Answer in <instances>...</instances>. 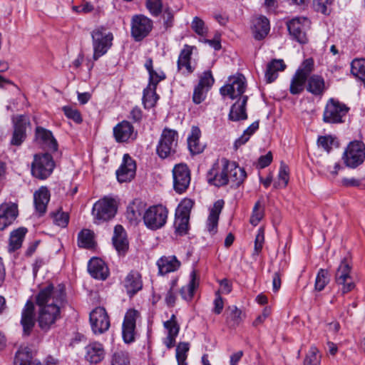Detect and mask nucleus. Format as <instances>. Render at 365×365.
<instances>
[{
    "instance_id": "obj_1",
    "label": "nucleus",
    "mask_w": 365,
    "mask_h": 365,
    "mask_svg": "<svg viewBox=\"0 0 365 365\" xmlns=\"http://www.w3.org/2000/svg\"><path fill=\"white\" fill-rule=\"evenodd\" d=\"M36 303L38 307H45L48 309L55 306L61 311L66 303L65 286L59 284L55 287L50 284L41 289L36 297Z\"/></svg>"
},
{
    "instance_id": "obj_2",
    "label": "nucleus",
    "mask_w": 365,
    "mask_h": 365,
    "mask_svg": "<svg viewBox=\"0 0 365 365\" xmlns=\"http://www.w3.org/2000/svg\"><path fill=\"white\" fill-rule=\"evenodd\" d=\"M178 133L168 128L163 130L156 146V153L161 159H165L177 153Z\"/></svg>"
},
{
    "instance_id": "obj_3",
    "label": "nucleus",
    "mask_w": 365,
    "mask_h": 365,
    "mask_svg": "<svg viewBox=\"0 0 365 365\" xmlns=\"http://www.w3.org/2000/svg\"><path fill=\"white\" fill-rule=\"evenodd\" d=\"M94 61L105 55L113 45V35L104 27H98L91 33Z\"/></svg>"
},
{
    "instance_id": "obj_4",
    "label": "nucleus",
    "mask_w": 365,
    "mask_h": 365,
    "mask_svg": "<svg viewBox=\"0 0 365 365\" xmlns=\"http://www.w3.org/2000/svg\"><path fill=\"white\" fill-rule=\"evenodd\" d=\"M287 29L292 40L299 44L308 43L307 31L310 29L311 21L307 17H296L286 23Z\"/></svg>"
},
{
    "instance_id": "obj_5",
    "label": "nucleus",
    "mask_w": 365,
    "mask_h": 365,
    "mask_svg": "<svg viewBox=\"0 0 365 365\" xmlns=\"http://www.w3.org/2000/svg\"><path fill=\"white\" fill-rule=\"evenodd\" d=\"M117 212L115 200L110 197H104L96 202L92 208L95 223L106 222L113 218Z\"/></svg>"
},
{
    "instance_id": "obj_6",
    "label": "nucleus",
    "mask_w": 365,
    "mask_h": 365,
    "mask_svg": "<svg viewBox=\"0 0 365 365\" xmlns=\"http://www.w3.org/2000/svg\"><path fill=\"white\" fill-rule=\"evenodd\" d=\"M56 166L53 157L48 153L36 154L31 163V174L39 180H46Z\"/></svg>"
},
{
    "instance_id": "obj_7",
    "label": "nucleus",
    "mask_w": 365,
    "mask_h": 365,
    "mask_svg": "<svg viewBox=\"0 0 365 365\" xmlns=\"http://www.w3.org/2000/svg\"><path fill=\"white\" fill-rule=\"evenodd\" d=\"M345 165L350 168H356L361 165L365 160V145L362 141L350 142L342 155Z\"/></svg>"
},
{
    "instance_id": "obj_8",
    "label": "nucleus",
    "mask_w": 365,
    "mask_h": 365,
    "mask_svg": "<svg viewBox=\"0 0 365 365\" xmlns=\"http://www.w3.org/2000/svg\"><path fill=\"white\" fill-rule=\"evenodd\" d=\"M168 214V209L162 205L150 206L144 212V224L151 230L160 229L167 222Z\"/></svg>"
},
{
    "instance_id": "obj_9",
    "label": "nucleus",
    "mask_w": 365,
    "mask_h": 365,
    "mask_svg": "<svg viewBox=\"0 0 365 365\" xmlns=\"http://www.w3.org/2000/svg\"><path fill=\"white\" fill-rule=\"evenodd\" d=\"M349 108L338 100L330 98L324 108L323 121L326 123L336 124L344 122Z\"/></svg>"
},
{
    "instance_id": "obj_10",
    "label": "nucleus",
    "mask_w": 365,
    "mask_h": 365,
    "mask_svg": "<svg viewBox=\"0 0 365 365\" xmlns=\"http://www.w3.org/2000/svg\"><path fill=\"white\" fill-rule=\"evenodd\" d=\"M229 160L222 158L220 162L213 164L207 173V180L210 185L222 187L228 184Z\"/></svg>"
},
{
    "instance_id": "obj_11",
    "label": "nucleus",
    "mask_w": 365,
    "mask_h": 365,
    "mask_svg": "<svg viewBox=\"0 0 365 365\" xmlns=\"http://www.w3.org/2000/svg\"><path fill=\"white\" fill-rule=\"evenodd\" d=\"M351 266L346 258H344L339 265L334 276L336 284L339 287L342 294L352 291L356 285L351 276Z\"/></svg>"
},
{
    "instance_id": "obj_12",
    "label": "nucleus",
    "mask_w": 365,
    "mask_h": 365,
    "mask_svg": "<svg viewBox=\"0 0 365 365\" xmlns=\"http://www.w3.org/2000/svg\"><path fill=\"white\" fill-rule=\"evenodd\" d=\"M13 133L10 140V145L21 146L27 136V130H31V124L29 118L24 115H18L12 117Z\"/></svg>"
},
{
    "instance_id": "obj_13",
    "label": "nucleus",
    "mask_w": 365,
    "mask_h": 365,
    "mask_svg": "<svg viewBox=\"0 0 365 365\" xmlns=\"http://www.w3.org/2000/svg\"><path fill=\"white\" fill-rule=\"evenodd\" d=\"M131 36L135 41H141L147 37L153 27V21L143 14L134 15L130 21Z\"/></svg>"
},
{
    "instance_id": "obj_14",
    "label": "nucleus",
    "mask_w": 365,
    "mask_h": 365,
    "mask_svg": "<svg viewBox=\"0 0 365 365\" xmlns=\"http://www.w3.org/2000/svg\"><path fill=\"white\" fill-rule=\"evenodd\" d=\"M246 86L245 76L242 74H238L229 78L228 83L220 88V92L223 96H227L231 99H235L243 96Z\"/></svg>"
},
{
    "instance_id": "obj_15",
    "label": "nucleus",
    "mask_w": 365,
    "mask_h": 365,
    "mask_svg": "<svg viewBox=\"0 0 365 365\" xmlns=\"http://www.w3.org/2000/svg\"><path fill=\"white\" fill-rule=\"evenodd\" d=\"M89 317L91 329L95 334H101L108 330L110 325V318L105 308H95Z\"/></svg>"
},
{
    "instance_id": "obj_16",
    "label": "nucleus",
    "mask_w": 365,
    "mask_h": 365,
    "mask_svg": "<svg viewBox=\"0 0 365 365\" xmlns=\"http://www.w3.org/2000/svg\"><path fill=\"white\" fill-rule=\"evenodd\" d=\"M215 83V79L210 71H204L200 76L199 82L195 87L192 94V101L200 104L205 101L207 93Z\"/></svg>"
},
{
    "instance_id": "obj_17",
    "label": "nucleus",
    "mask_w": 365,
    "mask_h": 365,
    "mask_svg": "<svg viewBox=\"0 0 365 365\" xmlns=\"http://www.w3.org/2000/svg\"><path fill=\"white\" fill-rule=\"evenodd\" d=\"M175 190L181 194L188 187L190 182V172L186 164L175 165L173 170Z\"/></svg>"
},
{
    "instance_id": "obj_18",
    "label": "nucleus",
    "mask_w": 365,
    "mask_h": 365,
    "mask_svg": "<svg viewBox=\"0 0 365 365\" xmlns=\"http://www.w3.org/2000/svg\"><path fill=\"white\" fill-rule=\"evenodd\" d=\"M61 318V311L55 306L46 307H38L37 322L43 331H48L56 322Z\"/></svg>"
},
{
    "instance_id": "obj_19",
    "label": "nucleus",
    "mask_w": 365,
    "mask_h": 365,
    "mask_svg": "<svg viewBox=\"0 0 365 365\" xmlns=\"http://www.w3.org/2000/svg\"><path fill=\"white\" fill-rule=\"evenodd\" d=\"M140 317L139 312L130 309L124 317L122 326V334L125 343L129 344L135 340L136 320Z\"/></svg>"
},
{
    "instance_id": "obj_20",
    "label": "nucleus",
    "mask_w": 365,
    "mask_h": 365,
    "mask_svg": "<svg viewBox=\"0 0 365 365\" xmlns=\"http://www.w3.org/2000/svg\"><path fill=\"white\" fill-rule=\"evenodd\" d=\"M113 137L117 143H129L134 141L138 136V132L135 130L133 125L123 120L118 123L113 129Z\"/></svg>"
},
{
    "instance_id": "obj_21",
    "label": "nucleus",
    "mask_w": 365,
    "mask_h": 365,
    "mask_svg": "<svg viewBox=\"0 0 365 365\" xmlns=\"http://www.w3.org/2000/svg\"><path fill=\"white\" fill-rule=\"evenodd\" d=\"M136 164L135 160L128 155L124 154L123 162L116 170L117 179L120 182L130 181L135 175Z\"/></svg>"
},
{
    "instance_id": "obj_22",
    "label": "nucleus",
    "mask_w": 365,
    "mask_h": 365,
    "mask_svg": "<svg viewBox=\"0 0 365 365\" xmlns=\"http://www.w3.org/2000/svg\"><path fill=\"white\" fill-rule=\"evenodd\" d=\"M19 215L16 204H2L0 205V230H4L11 225Z\"/></svg>"
},
{
    "instance_id": "obj_23",
    "label": "nucleus",
    "mask_w": 365,
    "mask_h": 365,
    "mask_svg": "<svg viewBox=\"0 0 365 365\" xmlns=\"http://www.w3.org/2000/svg\"><path fill=\"white\" fill-rule=\"evenodd\" d=\"M21 324L23 327V334L29 336L35 325L34 305L28 301L21 312Z\"/></svg>"
},
{
    "instance_id": "obj_24",
    "label": "nucleus",
    "mask_w": 365,
    "mask_h": 365,
    "mask_svg": "<svg viewBox=\"0 0 365 365\" xmlns=\"http://www.w3.org/2000/svg\"><path fill=\"white\" fill-rule=\"evenodd\" d=\"M88 271L92 277L97 279L105 280L109 274L106 263L98 257H93L89 260Z\"/></svg>"
},
{
    "instance_id": "obj_25",
    "label": "nucleus",
    "mask_w": 365,
    "mask_h": 365,
    "mask_svg": "<svg viewBox=\"0 0 365 365\" xmlns=\"http://www.w3.org/2000/svg\"><path fill=\"white\" fill-rule=\"evenodd\" d=\"M248 100L247 96H243L231 106L228 115L229 120L232 121H240L247 119V103Z\"/></svg>"
},
{
    "instance_id": "obj_26",
    "label": "nucleus",
    "mask_w": 365,
    "mask_h": 365,
    "mask_svg": "<svg viewBox=\"0 0 365 365\" xmlns=\"http://www.w3.org/2000/svg\"><path fill=\"white\" fill-rule=\"evenodd\" d=\"M86 359L91 364H98L105 357V350L102 344L91 342L85 347Z\"/></svg>"
},
{
    "instance_id": "obj_27",
    "label": "nucleus",
    "mask_w": 365,
    "mask_h": 365,
    "mask_svg": "<svg viewBox=\"0 0 365 365\" xmlns=\"http://www.w3.org/2000/svg\"><path fill=\"white\" fill-rule=\"evenodd\" d=\"M158 273L160 275H165L170 272L177 271L180 265V262L175 255L163 256L157 261Z\"/></svg>"
},
{
    "instance_id": "obj_28",
    "label": "nucleus",
    "mask_w": 365,
    "mask_h": 365,
    "mask_svg": "<svg viewBox=\"0 0 365 365\" xmlns=\"http://www.w3.org/2000/svg\"><path fill=\"white\" fill-rule=\"evenodd\" d=\"M124 287L130 297L135 295L143 287L141 274L137 271L130 272L125 278Z\"/></svg>"
},
{
    "instance_id": "obj_29",
    "label": "nucleus",
    "mask_w": 365,
    "mask_h": 365,
    "mask_svg": "<svg viewBox=\"0 0 365 365\" xmlns=\"http://www.w3.org/2000/svg\"><path fill=\"white\" fill-rule=\"evenodd\" d=\"M200 128L197 126H192L187 137V147L192 155L200 154L205 150V145L200 141Z\"/></svg>"
},
{
    "instance_id": "obj_30",
    "label": "nucleus",
    "mask_w": 365,
    "mask_h": 365,
    "mask_svg": "<svg viewBox=\"0 0 365 365\" xmlns=\"http://www.w3.org/2000/svg\"><path fill=\"white\" fill-rule=\"evenodd\" d=\"M50 200V192L46 187L42 186L34 194V201L36 210L40 215H43Z\"/></svg>"
},
{
    "instance_id": "obj_31",
    "label": "nucleus",
    "mask_w": 365,
    "mask_h": 365,
    "mask_svg": "<svg viewBox=\"0 0 365 365\" xmlns=\"http://www.w3.org/2000/svg\"><path fill=\"white\" fill-rule=\"evenodd\" d=\"M224 201L219 200L214 203L213 207L210 210L207 220V231L214 235L217 232L220 214L223 208Z\"/></svg>"
},
{
    "instance_id": "obj_32",
    "label": "nucleus",
    "mask_w": 365,
    "mask_h": 365,
    "mask_svg": "<svg viewBox=\"0 0 365 365\" xmlns=\"http://www.w3.org/2000/svg\"><path fill=\"white\" fill-rule=\"evenodd\" d=\"M269 29V21L267 17L260 16L253 21L252 33L255 39L262 40L267 36Z\"/></svg>"
},
{
    "instance_id": "obj_33",
    "label": "nucleus",
    "mask_w": 365,
    "mask_h": 365,
    "mask_svg": "<svg viewBox=\"0 0 365 365\" xmlns=\"http://www.w3.org/2000/svg\"><path fill=\"white\" fill-rule=\"evenodd\" d=\"M112 240L118 252L124 254L128 250V241L126 237V232L122 225H117L115 226Z\"/></svg>"
},
{
    "instance_id": "obj_34",
    "label": "nucleus",
    "mask_w": 365,
    "mask_h": 365,
    "mask_svg": "<svg viewBox=\"0 0 365 365\" xmlns=\"http://www.w3.org/2000/svg\"><path fill=\"white\" fill-rule=\"evenodd\" d=\"M36 138L42 144H43L49 150L56 151L58 149V143L52 133L42 127L36 128Z\"/></svg>"
},
{
    "instance_id": "obj_35",
    "label": "nucleus",
    "mask_w": 365,
    "mask_h": 365,
    "mask_svg": "<svg viewBox=\"0 0 365 365\" xmlns=\"http://www.w3.org/2000/svg\"><path fill=\"white\" fill-rule=\"evenodd\" d=\"M192 48L188 45H185L184 48L180 51L178 59V68L179 70L182 68H185L183 73L189 75L194 71V68L190 64V58L192 53Z\"/></svg>"
},
{
    "instance_id": "obj_36",
    "label": "nucleus",
    "mask_w": 365,
    "mask_h": 365,
    "mask_svg": "<svg viewBox=\"0 0 365 365\" xmlns=\"http://www.w3.org/2000/svg\"><path fill=\"white\" fill-rule=\"evenodd\" d=\"M286 65L283 60L274 59L270 61L266 68L264 78L267 83H270L274 81L278 77V72L285 69Z\"/></svg>"
},
{
    "instance_id": "obj_37",
    "label": "nucleus",
    "mask_w": 365,
    "mask_h": 365,
    "mask_svg": "<svg viewBox=\"0 0 365 365\" xmlns=\"http://www.w3.org/2000/svg\"><path fill=\"white\" fill-rule=\"evenodd\" d=\"M225 314L226 323L231 328L238 327L242 322L245 317L242 310L235 305L228 307Z\"/></svg>"
},
{
    "instance_id": "obj_38",
    "label": "nucleus",
    "mask_w": 365,
    "mask_h": 365,
    "mask_svg": "<svg viewBox=\"0 0 365 365\" xmlns=\"http://www.w3.org/2000/svg\"><path fill=\"white\" fill-rule=\"evenodd\" d=\"M228 178L229 182H232L233 185L240 186L247 178V174L243 168L229 160Z\"/></svg>"
},
{
    "instance_id": "obj_39",
    "label": "nucleus",
    "mask_w": 365,
    "mask_h": 365,
    "mask_svg": "<svg viewBox=\"0 0 365 365\" xmlns=\"http://www.w3.org/2000/svg\"><path fill=\"white\" fill-rule=\"evenodd\" d=\"M27 229L22 227H19L18 229L14 230L11 232L8 247L9 252H13L21 247Z\"/></svg>"
},
{
    "instance_id": "obj_40",
    "label": "nucleus",
    "mask_w": 365,
    "mask_h": 365,
    "mask_svg": "<svg viewBox=\"0 0 365 365\" xmlns=\"http://www.w3.org/2000/svg\"><path fill=\"white\" fill-rule=\"evenodd\" d=\"M307 90L314 96L322 95L325 88L324 78L319 75H312L307 78Z\"/></svg>"
},
{
    "instance_id": "obj_41",
    "label": "nucleus",
    "mask_w": 365,
    "mask_h": 365,
    "mask_svg": "<svg viewBox=\"0 0 365 365\" xmlns=\"http://www.w3.org/2000/svg\"><path fill=\"white\" fill-rule=\"evenodd\" d=\"M190 280L189 283L180 289V294L186 301H190L192 299L195 290L198 287L197 276L195 270H192L190 274Z\"/></svg>"
},
{
    "instance_id": "obj_42",
    "label": "nucleus",
    "mask_w": 365,
    "mask_h": 365,
    "mask_svg": "<svg viewBox=\"0 0 365 365\" xmlns=\"http://www.w3.org/2000/svg\"><path fill=\"white\" fill-rule=\"evenodd\" d=\"M94 232L89 229H83L78 234L77 242L80 247L91 249L95 246Z\"/></svg>"
},
{
    "instance_id": "obj_43",
    "label": "nucleus",
    "mask_w": 365,
    "mask_h": 365,
    "mask_svg": "<svg viewBox=\"0 0 365 365\" xmlns=\"http://www.w3.org/2000/svg\"><path fill=\"white\" fill-rule=\"evenodd\" d=\"M307 78L300 72H295L293 76L290 86L289 91L292 95H298L301 93L304 89V85L307 82Z\"/></svg>"
},
{
    "instance_id": "obj_44",
    "label": "nucleus",
    "mask_w": 365,
    "mask_h": 365,
    "mask_svg": "<svg viewBox=\"0 0 365 365\" xmlns=\"http://www.w3.org/2000/svg\"><path fill=\"white\" fill-rule=\"evenodd\" d=\"M144 205L138 200H133L127 207L126 216L130 221L138 220L142 215Z\"/></svg>"
},
{
    "instance_id": "obj_45",
    "label": "nucleus",
    "mask_w": 365,
    "mask_h": 365,
    "mask_svg": "<svg viewBox=\"0 0 365 365\" xmlns=\"http://www.w3.org/2000/svg\"><path fill=\"white\" fill-rule=\"evenodd\" d=\"M157 86L149 84L143 90V102L145 106L151 108L155 106L159 96L156 93Z\"/></svg>"
},
{
    "instance_id": "obj_46",
    "label": "nucleus",
    "mask_w": 365,
    "mask_h": 365,
    "mask_svg": "<svg viewBox=\"0 0 365 365\" xmlns=\"http://www.w3.org/2000/svg\"><path fill=\"white\" fill-rule=\"evenodd\" d=\"M351 72L359 80L362 81L365 86V58H356L351 63Z\"/></svg>"
},
{
    "instance_id": "obj_47",
    "label": "nucleus",
    "mask_w": 365,
    "mask_h": 365,
    "mask_svg": "<svg viewBox=\"0 0 365 365\" xmlns=\"http://www.w3.org/2000/svg\"><path fill=\"white\" fill-rule=\"evenodd\" d=\"M259 120L253 122L244 132L243 134L236 139L234 143V147L237 150L241 145L245 144L250 137L258 130Z\"/></svg>"
},
{
    "instance_id": "obj_48",
    "label": "nucleus",
    "mask_w": 365,
    "mask_h": 365,
    "mask_svg": "<svg viewBox=\"0 0 365 365\" xmlns=\"http://www.w3.org/2000/svg\"><path fill=\"white\" fill-rule=\"evenodd\" d=\"M189 220V215H182L180 214L178 215L177 212H175L174 226L176 233L181 236L187 233Z\"/></svg>"
},
{
    "instance_id": "obj_49",
    "label": "nucleus",
    "mask_w": 365,
    "mask_h": 365,
    "mask_svg": "<svg viewBox=\"0 0 365 365\" xmlns=\"http://www.w3.org/2000/svg\"><path fill=\"white\" fill-rule=\"evenodd\" d=\"M31 359L30 349L21 347L15 354L14 365H30Z\"/></svg>"
},
{
    "instance_id": "obj_50",
    "label": "nucleus",
    "mask_w": 365,
    "mask_h": 365,
    "mask_svg": "<svg viewBox=\"0 0 365 365\" xmlns=\"http://www.w3.org/2000/svg\"><path fill=\"white\" fill-rule=\"evenodd\" d=\"M190 344L187 342H180L176 347V359L178 365H187L186 359Z\"/></svg>"
},
{
    "instance_id": "obj_51",
    "label": "nucleus",
    "mask_w": 365,
    "mask_h": 365,
    "mask_svg": "<svg viewBox=\"0 0 365 365\" xmlns=\"http://www.w3.org/2000/svg\"><path fill=\"white\" fill-rule=\"evenodd\" d=\"M329 282V272L327 269H320L315 279V289L320 292L324 289Z\"/></svg>"
},
{
    "instance_id": "obj_52",
    "label": "nucleus",
    "mask_w": 365,
    "mask_h": 365,
    "mask_svg": "<svg viewBox=\"0 0 365 365\" xmlns=\"http://www.w3.org/2000/svg\"><path fill=\"white\" fill-rule=\"evenodd\" d=\"M321 355L315 346H312L304 360V365H319Z\"/></svg>"
},
{
    "instance_id": "obj_53",
    "label": "nucleus",
    "mask_w": 365,
    "mask_h": 365,
    "mask_svg": "<svg viewBox=\"0 0 365 365\" xmlns=\"http://www.w3.org/2000/svg\"><path fill=\"white\" fill-rule=\"evenodd\" d=\"M145 6L150 14L154 16H158L163 11L162 0H146Z\"/></svg>"
},
{
    "instance_id": "obj_54",
    "label": "nucleus",
    "mask_w": 365,
    "mask_h": 365,
    "mask_svg": "<svg viewBox=\"0 0 365 365\" xmlns=\"http://www.w3.org/2000/svg\"><path fill=\"white\" fill-rule=\"evenodd\" d=\"M164 327L168 330V335L177 336L180 331V326L177 322L176 316L172 314L170 319L165 322Z\"/></svg>"
},
{
    "instance_id": "obj_55",
    "label": "nucleus",
    "mask_w": 365,
    "mask_h": 365,
    "mask_svg": "<svg viewBox=\"0 0 365 365\" xmlns=\"http://www.w3.org/2000/svg\"><path fill=\"white\" fill-rule=\"evenodd\" d=\"M289 167L285 163L282 162L280 164L279 174H278V179L279 181L278 182V187H285L287 185L289 179Z\"/></svg>"
},
{
    "instance_id": "obj_56",
    "label": "nucleus",
    "mask_w": 365,
    "mask_h": 365,
    "mask_svg": "<svg viewBox=\"0 0 365 365\" xmlns=\"http://www.w3.org/2000/svg\"><path fill=\"white\" fill-rule=\"evenodd\" d=\"M128 354L123 351H115L112 357L111 365H129Z\"/></svg>"
},
{
    "instance_id": "obj_57",
    "label": "nucleus",
    "mask_w": 365,
    "mask_h": 365,
    "mask_svg": "<svg viewBox=\"0 0 365 365\" xmlns=\"http://www.w3.org/2000/svg\"><path fill=\"white\" fill-rule=\"evenodd\" d=\"M264 212V207H262L260 202L257 201L253 207L252 215L250 218V223L254 226L257 225L263 218Z\"/></svg>"
},
{
    "instance_id": "obj_58",
    "label": "nucleus",
    "mask_w": 365,
    "mask_h": 365,
    "mask_svg": "<svg viewBox=\"0 0 365 365\" xmlns=\"http://www.w3.org/2000/svg\"><path fill=\"white\" fill-rule=\"evenodd\" d=\"M191 27L192 30L199 36H205L207 33V28L205 22L199 17H194Z\"/></svg>"
},
{
    "instance_id": "obj_59",
    "label": "nucleus",
    "mask_w": 365,
    "mask_h": 365,
    "mask_svg": "<svg viewBox=\"0 0 365 365\" xmlns=\"http://www.w3.org/2000/svg\"><path fill=\"white\" fill-rule=\"evenodd\" d=\"M194 205V202L192 200L185 198L181 201V202L179 204L178 208L176 209L175 212H177L178 215H189L190 214L191 209Z\"/></svg>"
},
{
    "instance_id": "obj_60",
    "label": "nucleus",
    "mask_w": 365,
    "mask_h": 365,
    "mask_svg": "<svg viewBox=\"0 0 365 365\" xmlns=\"http://www.w3.org/2000/svg\"><path fill=\"white\" fill-rule=\"evenodd\" d=\"M53 222L61 227H66L69 221V216L67 212H57L52 214Z\"/></svg>"
},
{
    "instance_id": "obj_61",
    "label": "nucleus",
    "mask_w": 365,
    "mask_h": 365,
    "mask_svg": "<svg viewBox=\"0 0 365 365\" xmlns=\"http://www.w3.org/2000/svg\"><path fill=\"white\" fill-rule=\"evenodd\" d=\"M63 110L65 115L73 120L76 123H81L83 120L80 112L77 109H74L70 106H63Z\"/></svg>"
},
{
    "instance_id": "obj_62",
    "label": "nucleus",
    "mask_w": 365,
    "mask_h": 365,
    "mask_svg": "<svg viewBox=\"0 0 365 365\" xmlns=\"http://www.w3.org/2000/svg\"><path fill=\"white\" fill-rule=\"evenodd\" d=\"M314 60L312 58L305 59L302 66L297 70L296 72H300L301 74L304 75L308 78L310 73L314 70Z\"/></svg>"
},
{
    "instance_id": "obj_63",
    "label": "nucleus",
    "mask_w": 365,
    "mask_h": 365,
    "mask_svg": "<svg viewBox=\"0 0 365 365\" xmlns=\"http://www.w3.org/2000/svg\"><path fill=\"white\" fill-rule=\"evenodd\" d=\"M162 19L163 20V26L167 30L173 26L174 24V14L172 9L166 8L163 12Z\"/></svg>"
},
{
    "instance_id": "obj_64",
    "label": "nucleus",
    "mask_w": 365,
    "mask_h": 365,
    "mask_svg": "<svg viewBox=\"0 0 365 365\" xmlns=\"http://www.w3.org/2000/svg\"><path fill=\"white\" fill-rule=\"evenodd\" d=\"M333 142L334 138L330 135L320 136L317 140L319 146H321L327 152H329V150L331 149Z\"/></svg>"
}]
</instances>
